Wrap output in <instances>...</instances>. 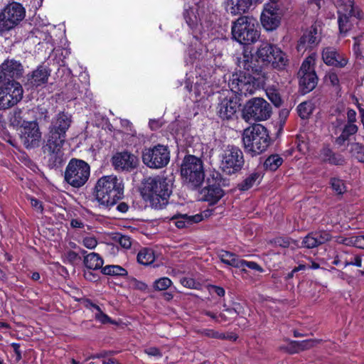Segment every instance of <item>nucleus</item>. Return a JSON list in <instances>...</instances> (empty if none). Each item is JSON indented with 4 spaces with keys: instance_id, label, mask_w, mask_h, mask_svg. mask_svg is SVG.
Returning a JSON list of instances; mask_svg holds the SVG:
<instances>
[{
    "instance_id": "obj_41",
    "label": "nucleus",
    "mask_w": 364,
    "mask_h": 364,
    "mask_svg": "<svg viewBox=\"0 0 364 364\" xmlns=\"http://www.w3.org/2000/svg\"><path fill=\"white\" fill-rule=\"evenodd\" d=\"M299 116L302 119H306L313 111V105L309 102H304L297 107Z\"/></svg>"
},
{
    "instance_id": "obj_10",
    "label": "nucleus",
    "mask_w": 364,
    "mask_h": 364,
    "mask_svg": "<svg viewBox=\"0 0 364 364\" xmlns=\"http://www.w3.org/2000/svg\"><path fill=\"white\" fill-rule=\"evenodd\" d=\"M244 164L243 153L237 146H228L220 156V168L228 175L240 171Z\"/></svg>"
},
{
    "instance_id": "obj_15",
    "label": "nucleus",
    "mask_w": 364,
    "mask_h": 364,
    "mask_svg": "<svg viewBox=\"0 0 364 364\" xmlns=\"http://www.w3.org/2000/svg\"><path fill=\"white\" fill-rule=\"evenodd\" d=\"M23 88L20 83L12 80L0 87V109H8L20 102L23 97Z\"/></svg>"
},
{
    "instance_id": "obj_6",
    "label": "nucleus",
    "mask_w": 364,
    "mask_h": 364,
    "mask_svg": "<svg viewBox=\"0 0 364 364\" xmlns=\"http://www.w3.org/2000/svg\"><path fill=\"white\" fill-rule=\"evenodd\" d=\"M181 173L190 188H198L205 178L202 160L193 155L186 156L181 164Z\"/></svg>"
},
{
    "instance_id": "obj_21",
    "label": "nucleus",
    "mask_w": 364,
    "mask_h": 364,
    "mask_svg": "<svg viewBox=\"0 0 364 364\" xmlns=\"http://www.w3.org/2000/svg\"><path fill=\"white\" fill-rule=\"evenodd\" d=\"M23 74L21 63L14 59H7L0 65V82H11V79H18Z\"/></svg>"
},
{
    "instance_id": "obj_44",
    "label": "nucleus",
    "mask_w": 364,
    "mask_h": 364,
    "mask_svg": "<svg viewBox=\"0 0 364 364\" xmlns=\"http://www.w3.org/2000/svg\"><path fill=\"white\" fill-rule=\"evenodd\" d=\"M318 341L316 340L309 339L301 341H294L293 344L298 348L299 351H303L313 348Z\"/></svg>"
},
{
    "instance_id": "obj_27",
    "label": "nucleus",
    "mask_w": 364,
    "mask_h": 364,
    "mask_svg": "<svg viewBox=\"0 0 364 364\" xmlns=\"http://www.w3.org/2000/svg\"><path fill=\"white\" fill-rule=\"evenodd\" d=\"M171 221L178 228H188L193 224L198 223L203 220L200 214L188 215L187 214H176L171 218Z\"/></svg>"
},
{
    "instance_id": "obj_1",
    "label": "nucleus",
    "mask_w": 364,
    "mask_h": 364,
    "mask_svg": "<svg viewBox=\"0 0 364 364\" xmlns=\"http://www.w3.org/2000/svg\"><path fill=\"white\" fill-rule=\"evenodd\" d=\"M72 122L71 115L59 112L53 119L48 128L43 152L50 168L60 166L63 161V146L66 139V132Z\"/></svg>"
},
{
    "instance_id": "obj_50",
    "label": "nucleus",
    "mask_w": 364,
    "mask_h": 364,
    "mask_svg": "<svg viewBox=\"0 0 364 364\" xmlns=\"http://www.w3.org/2000/svg\"><path fill=\"white\" fill-rule=\"evenodd\" d=\"M201 334L209 338L220 339L225 338V335L220 333L217 331H215L214 330L212 329H204L201 331Z\"/></svg>"
},
{
    "instance_id": "obj_34",
    "label": "nucleus",
    "mask_w": 364,
    "mask_h": 364,
    "mask_svg": "<svg viewBox=\"0 0 364 364\" xmlns=\"http://www.w3.org/2000/svg\"><path fill=\"white\" fill-rule=\"evenodd\" d=\"M358 131V127L355 124H346L341 135L336 139V143L339 146L343 145L349 140L350 136L356 134Z\"/></svg>"
},
{
    "instance_id": "obj_48",
    "label": "nucleus",
    "mask_w": 364,
    "mask_h": 364,
    "mask_svg": "<svg viewBox=\"0 0 364 364\" xmlns=\"http://www.w3.org/2000/svg\"><path fill=\"white\" fill-rule=\"evenodd\" d=\"M248 267L251 269L259 272H264V269L260 265H259L257 263H256L255 262H252V261H250V262L246 261V260H244L242 259L240 268L242 269V271H245V269H244V267Z\"/></svg>"
},
{
    "instance_id": "obj_38",
    "label": "nucleus",
    "mask_w": 364,
    "mask_h": 364,
    "mask_svg": "<svg viewBox=\"0 0 364 364\" xmlns=\"http://www.w3.org/2000/svg\"><path fill=\"white\" fill-rule=\"evenodd\" d=\"M262 178V173L255 171L250 174L240 184V188L243 191L248 190L257 182Z\"/></svg>"
},
{
    "instance_id": "obj_51",
    "label": "nucleus",
    "mask_w": 364,
    "mask_h": 364,
    "mask_svg": "<svg viewBox=\"0 0 364 364\" xmlns=\"http://www.w3.org/2000/svg\"><path fill=\"white\" fill-rule=\"evenodd\" d=\"M327 80H328L331 85L339 87V78L337 73L334 71L329 72L326 76Z\"/></svg>"
},
{
    "instance_id": "obj_57",
    "label": "nucleus",
    "mask_w": 364,
    "mask_h": 364,
    "mask_svg": "<svg viewBox=\"0 0 364 364\" xmlns=\"http://www.w3.org/2000/svg\"><path fill=\"white\" fill-rule=\"evenodd\" d=\"M144 352L149 356H154L157 358H161L162 356L160 350L155 347L146 348L144 350Z\"/></svg>"
},
{
    "instance_id": "obj_42",
    "label": "nucleus",
    "mask_w": 364,
    "mask_h": 364,
    "mask_svg": "<svg viewBox=\"0 0 364 364\" xmlns=\"http://www.w3.org/2000/svg\"><path fill=\"white\" fill-rule=\"evenodd\" d=\"M332 189L338 194L341 195L346 191V186L343 180L338 178H332L330 181Z\"/></svg>"
},
{
    "instance_id": "obj_16",
    "label": "nucleus",
    "mask_w": 364,
    "mask_h": 364,
    "mask_svg": "<svg viewBox=\"0 0 364 364\" xmlns=\"http://www.w3.org/2000/svg\"><path fill=\"white\" fill-rule=\"evenodd\" d=\"M222 178L218 172H213L207 178V186L200 192L203 199L210 204L216 203L224 195L221 188Z\"/></svg>"
},
{
    "instance_id": "obj_19",
    "label": "nucleus",
    "mask_w": 364,
    "mask_h": 364,
    "mask_svg": "<svg viewBox=\"0 0 364 364\" xmlns=\"http://www.w3.org/2000/svg\"><path fill=\"white\" fill-rule=\"evenodd\" d=\"M321 41V30L316 24L312 25L299 38L296 49L304 53L306 50L317 46Z\"/></svg>"
},
{
    "instance_id": "obj_61",
    "label": "nucleus",
    "mask_w": 364,
    "mask_h": 364,
    "mask_svg": "<svg viewBox=\"0 0 364 364\" xmlns=\"http://www.w3.org/2000/svg\"><path fill=\"white\" fill-rule=\"evenodd\" d=\"M129 205L125 202L119 203L116 207L117 210L120 213H126L129 210Z\"/></svg>"
},
{
    "instance_id": "obj_56",
    "label": "nucleus",
    "mask_w": 364,
    "mask_h": 364,
    "mask_svg": "<svg viewBox=\"0 0 364 364\" xmlns=\"http://www.w3.org/2000/svg\"><path fill=\"white\" fill-rule=\"evenodd\" d=\"M336 242L338 244H343L347 246H353V236L349 237L338 236L336 238Z\"/></svg>"
},
{
    "instance_id": "obj_30",
    "label": "nucleus",
    "mask_w": 364,
    "mask_h": 364,
    "mask_svg": "<svg viewBox=\"0 0 364 364\" xmlns=\"http://www.w3.org/2000/svg\"><path fill=\"white\" fill-rule=\"evenodd\" d=\"M338 14H347L353 15L356 19H360L363 16L362 11L354 6V0H340L338 5Z\"/></svg>"
},
{
    "instance_id": "obj_40",
    "label": "nucleus",
    "mask_w": 364,
    "mask_h": 364,
    "mask_svg": "<svg viewBox=\"0 0 364 364\" xmlns=\"http://www.w3.org/2000/svg\"><path fill=\"white\" fill-rule=\"evenodd\" d=\"M350 152L355 156L359 162L364 160V146L358 142H353L350 144Z\"/></svg>"
},
{
    "instance_id": "obj_20",
    "label": "nucleus",
    "mask_w": 364,
    "mask_h": 364,
    "mask_svg": "<svg viewBox=\"0 0 364 364\" xmlns=\"http://www.w3.org/2000/svg\"><path fill=\"white\" fill-rule=\"evenodd\" d=\"M321 57L326 65L338 68H344L348 63L347 56L333 46L323 48L321 52Z\"/></svg>"
},
{
    "instance_id": "obj_23",
    "label": "nucleus",
    "mask_w": 364,
    "mask_h": 364,
    "mask_svg": "<svg viewBox=\"0 0 364 364\" xmlns=\"http://www.w3.org/2000/svg\"><path fill=\"white\" fill-rule=\"evenodd\" d=\"M237 64L240 68L248 72V73H259L263 65L259 59L251 53L250 51L245 50L237 58Z\"/></svg>"
},
{
    "instance_id": "obj_13",
    "label": "nucleus",
    "mask_w": 364,
    "mask_h": 364,
    "mask_svg": "<svg viewBox=\"0 0 364 364\" xmlns=\"http://www.w3.org/2000/svg\"><path fill=\"white\" fill-rule=\"evenodd\" d=\"M25 9L21 4L13 2L0 14V31H8L16 26L25 17Z\"/></svg>"
},
{
    "instance_id": "obj_45",
    "label": "nucleus",
    "mask_w": 364,
    "mask_h": 364,
    "mask_svg": "<svg viewBox=\"0 0 364 364\" xmlns=\"http://www.w3.org/2000/svg\"><path fill=\"white\" fill-rule=\"evenodd\" d=\"M171 284V280L168 277H161L154 282V288L157 291H164L167 289Z\"/></svg>"
},
{
    "instance_id": "obj_53",
    "label": "nucleus",
    "mask_w": 364,
    "mask_h": 364,
    "mask_svg": "<svg viewBox=\"0 0 364 364\" xmlns=\"http://www.w3.org/2000/svg\"><path fill=\"white\" fill-rule=\"evenodd\" d=\"M353 246L364 249V235L353 236Z\"/></svg>"
},
{
    "instance_id": "obj_33",
    "label": "nucleus",
    "mask_w": 364,
    "mask_h": 364,
    "mask_svg": "<svg viewBox=\"0 0 364 364\" xmlns=\"http://www.w3.org/2000/svg\"><path fill=\"white\" fill-rule=\"evenodd\" d=\"M84 264L85 267L91 270H97L103 268L104 261L99 254L91 252L84 257Z\"/></svg>"
},
{
    "instance_id": "obj_25",
    "label": "nucleus",
    "mask_w": 364,
    "mask_h": 364,
    "mask_svg": "<svg viewBox=\"0 0 364 364\" xmlns=\"http://www.w3.org/2000/svg\"><path fill=\"white\" fill-rule=\"evenodd\" d=\"M261 0H225V7L228 13L232 16L242 15L248 12L252 6Z\"/></svg>"
},
{
    "instance_id": "obj_8",
    "label": "nucleus",
    "mask_w": 364,
    "mask_h": 364,
    "mask_svg": "<svg viewBox=\"0 0 364 364\" xmlns=\"http://www.w3.org/2000/svg\"><path fill=\"white\" fill-rule=\"evenodd\" d=\"M263 66L271 65L273 68L284 69L287 63V58L281 49L269 43H262L256 52Z\"/></svg>"
},
{
    "instance_id": "obj_9",
    "label": "nucleus",
    "mask_w": 364,
    "mask_h": 364,
    "mask_svg": "<svg viewBox=\"0 0 364 364\" xmlns=\"http://www.w3.org/2000/svg\"><path fill=\"white\" fill-rule=\"evenodd\" d=\"M271 114V105L260 97H254L248 100L242 110V118L249 123L267 120Z\"/></svg>"
},
{
    "instance_id": "obj_24",
    "label": "nucleus",
    "mask_w": 364,
    "mask_h": 364,
    "mask_svg": "<svg viewBox=\"0 0 364 364\" xmlns=\"http://www.w3.org/2000/svg\"><path fill=\"white\" fill-rule=\"evenodd\" d=\"M112 162L115 169L130 171L137 166L138 159L134 154L124 151L113 156Z\"/></svg>"
},
{
    "instance_id": "obj_29",
    "label": "nucleus",
    "mask_w": 364,
    "mask_h": 364,
    "mask_svg": "<svg viewBox=\"0 0 364 364\" xmlns=\"http://www.w3.org/2000/svg\"><path fill=\"white\" fill-rule=\"evenodd\" d=\"M50 73V70L46 66L40 65L33 71L28 80L33 86L38 87L47 82Z\"/></svg>"
},
{
    "instance_id": "obj_35",
    "label": "nucleus",
    "mask_w": 364,
    "mask_h": 364,
    "mask_svg": "<svg viewBox=\"0 0 364 364\" xmlns=\"http://www.w3.org/2000/svg\"><path fill=\"white\" fill-rule=\"evenodd\" d=\"M155 260L154 252L150 248L141 249L137 255V261L143 265H149Z\"/></svg>"
},
{
    "instance_id": "obj_47",
    "label": "nucleus",
    "mask_w": 364,
    "mask_h": 364,
    "mask_svg": "<svg viewBox=\"0 0 364 364\" xmlns=\"http://www.w3.org/2000/svg\"><path fill=\"white\" fill-rule=\"evenodd\" d=\"M92 306L95 310H96V312L95 313V317L97 321L102 323H112L111 318L102 311L99 306L96 304H92Z\"/></svg>"
},
{
    "instance_id": "obj_14",
    "label": "nucleus",
    "mask_w": 364,
    "mask_h": 364,
    "mask_svg": "<svg viewBox=\"0 0 364 364\" xmlns=\"http://www.w3.org/2000/svg\"><path fill=\"white\" fill-rule=\"evenodd\" d=\"M314 57L309 56L302 63L298 73L299 85L305 93L314 90L318 82V78L314 68Z\"/></svg>"
},
{
    "instance_id": "obj_60",
    "label": "nucleus",
    "mask_w": 364,
    "mask_h": 364,
    "mask_svg": "<svg viewBox=\"0 0 364 364\" xmlns=\"http://www.w3.org/2000/svg\"><path fill=\"white\" fill-rule=\"evenodd\" d=\"M149 124L152 130H156L163 125V122L160 119H150Z\"/></svg>"
},
{
    "instance_id": "obj_63",
    "label": "nucleus",
    "mask_w": 364,
    "mask_h": 364,
    "mask_svg": "<svg viewBox=\"0 0 364 364\" xmlns=\"http://www.w3.org/2000/svg\"><path fill=\"white\" fill-rule=\"evenodd\" d=\"M65 257L69 262L73 263L77 259L78 255L75 252L70 250L66 253Z\"/></svg>"
},
{
    "instance_id": "obj_43",
    "label": "nucleus",
    "mask_w": 364,
    "mask_h": 364,
    "mask_svg": "<svg viewBox=\"0 0 364 364\" xmlns=\"http://www.w3.org/2000/svg\"><path fill=\"white\" fill-rule=\"evenodd\" d=\"M183 16L187 24L190 28H194L197 26L198 19L196 15L195 14L194 10L193 9L186 10V11L183 14Z\"/></svg>"
},
{
    "instance_id": "obj_49",
    "label": "nucleus",
    "mask_w": 364,
    "mask_h": 364,
    "mask_svg": "<svg viewBox=\"0 0 364 364\" xmlns=\"http://www.w3.org/2000/svg\"><path fill=\"white\" fill-rule=\"evenodd\" d=\"M274 244L277 246L282 247H288L290 246L291 242L296 244V241L287 237H278L274 240Z\"/></svg>"
},
{
    "instance_id": "obj_52",
    "label": "nucleus",
    "mask_w": 364,
    "mask_h": 364,
    "mask_svg": "<svg viewBox=\"0 0 364 364\" xmlns=\"http://www.w3.org/2000/svg\"><path fill=\"white\" fill-rule=\"evenodd\" d=\"M180 282L183 287L189 289H195L198 284L193 279L187 277L181 279Z\"/></svg>"
},
{
    "instance_id": "obj_39",
    "label": "nucleus",
    "mask_w": 364,
    "mask_h": 364,
    "mask_svg": "<svg viewBox=\"0 0 364 364\" xmlns=\"http://www.w3.org/2000/svg\"><path fill=\"white\" fill-rule=\"evenodd\" d=\"M266 94L268 99L276 106L279 107L282 103L280 94L274 87H269L266 89Z\"/></svg>"
},
{
    "instance_id": "obj_32",
    "label": "nucleus",
    "mask_w": 364,
    "mask_h": 364,
    "mask_svg": "<svg viewBox=\"0 0 364 364\" xmlns=\"http://www.w3.org/2000/svg\"><path fill=\"white\" fill-rule=\"evenodd\" d=\"M218 256L220 261L227 265L235 268L241 267L242 259H240L239 256L232 252L222 250L218 252Z\"/></svg>"
},
{
    "instance_id": "obj_54",
    "label": "nucleus",
    "mask_w": 364,
    "mask_h": 364,
    "mask_svg": "<svg viewBox=\"0 0 364 364\" xmlns=\"http://www.w3.org/2000/svg\"><path fill=\"white\" fill-rule=\"evenodd\" d=\"M83 245L87 248L94 249L97 245V241L95 237H87L83 240Z\"/></svg>"
},
{
    "instance_id": "obj_58",
    "label": "nucleus",
    "mask_w": 364,
    "mask_h": 364,
    "mask_svg": "<svg viewBox=\"0 0 364 364\" xmlns=\"http://www.w3.org/2000/svg\"><path fill=\"white\" fill-rule=\"evenodd\" d=\"M31 205L37 211L42 213L43 210L42 203L35 198H30Z\"/></svg>"
},
{
    "instance_id": "obj_7",
    "label": "nucleus",
    "mask_w": 364,
    "mask_h": 364,
    "mask_svg": "<svg viewBox=\"0 0 364 364\" xmlns=\"http://www.w3.org/2000/svg\"><path fill=\"white\" fill-rule=\"evenodd\" d=\"M90 175V167L83 160L72 159L65 171V181L74 188H80L87 181Z\"/></svg>"
},
{
    "instance_id": "obj_18",
    "label": "nucleus",
    "mask_w": 364,
    "mask_h": 364,
    "mask_svg": "<svg viewBox=\"0 0 364 364\" xmlns=\"http://www.w3.org/2000/svg\"><path fill=\"white\" fill-rule=\"evenodd\" d=\"M240 105L239 97L233 93H229L218 104V114L223 119H230L235 116Z\"/></svg>"
},
{
    "instance_id": "obj_4",
    "label": "nucleus",
    "mask_w": 364,
    "mask_h": 364,
    "mask_svg": "<svg viewBox=\"0 0 364 364\" xmlns=\"http://www.w3.org/2000/svg\"><path fill=\"white\" fill-rule=\"evenodd\" d=\"M242 142L245 151L253 156L267 149L270 144V137L263 125L256 124L243 131Z\"/></svg>"
},
{
    "instance_id": "obj_22",
    "label": "nucleus",
    "mask_w": 364,
    "mask_h": 364,
    "mask_svg": "<svg viewBox=\"0 0 364 364\" xmlns=\"http://www.w3.org/2000/svg\"><path fill=\"white\" fill-rule=\"evenodd\" d=\"M281 20V14L277 5L265 4L261 14V23L267 31L276 29Z\"/></svg>"
},
{
    "instance_id": "obj_37",
    "label": "nucleus",
    "mask_w": 364,
    "mask_h": 364,
    "mask_svg": "<svg viewBox=\"0 0 364 364\" xmlns=\"http://www.w3.org/2000/svg\"><path fill=\"white\" fill-rule=\"evenodd\" d=\"M283 163V159L278 154L269 156L264 162V166L269 171L277 170Z\"/></svg>"
},
{
    "instance_id": "obj_31",
    "label": "nucleus",
    "mask_w": 364,
    "mask_h": 364,
    "mask_svg": "<svg viewBox=\"0 0 364 364\" xmlns=\"http://www.w3.org/2000/svg\"><path fill=\"white\" fill-rule=\"evenodd\" d=\"M354 16L347 15V14H338V28L340 33L346 35L353 26L357 23V21Z\"/></svg>"
},
{
    "instance_id": "obj_26",
    "label": "nucleus",
    "mask_w": 364,
    "mask_h": 364,
    "mask_svg": "<svg viewBox=\"0 0 364 364\" xmlns=\"http://www.w3.org/2000/svg\"><path fill=\"white\" fill-rule=\"evenodd\" d=\"M331 237L327 231L311 232L303 238L301 247L312 249L330 241Z\"/></svg>"
},
{
    "instance_id": "obj_3",
    "label": "nucleus",
    "mask_w": 364,
    "mask_h": 364,
    "mask_svg": "<svg viewBox=\"0 0 364 364\" xmlns=\"http://www.w3.org/2000/svg\"><path fill=\"white\" fill-rule=\"evenodd\" d=\"M95 198L99 206L110 208L122 198L124 183L122 179L114 175L104 176L100 178L95 187Z\"/></svg>"
},
{
    "instance_id": "obj_62",
    "label": "nucleus",
    "mask_w": 364,
    "mask_h": 364,
    "mask_svg": "<svg viewBox=\"0 0 364 364\" xmlns=\"http://www.w3.org/2000/svg\"><path fill=\"white\" fill-rule=\"evenodd\" d=\"M348 265H354V266L360 267L362 266V259H361L360 256L357 255L355 257L354 261L346 262L345 263L346 267L348 266Z\"/></svg>"
},
{
    "instance_id": "obj_17",
    "label": "nucleus",
    "mask_w": 364,
    "mask_h": 364,
    "mask_svg": "<svg viewBox=\"0 0 364 364\" xmlns=\"http://www.w3.org/2000/svg\"><path fill=\"white\" fill-rule=\"evenodd\" d=\"M20 139L26 148H33L39 145L41 132L36 122H26L21 128Z\"/></svg>"
},
{
    "instance_id": "obj_64",
    "label": "nucleus",
    "mask_w": 364,
    "mask_h": 364,
    "mask_svg": "<svg viewBox=\"0 0 364 364\" xmlns=\"http://www.w3.org/2000/svg\"><path fill=\"white\" fill-rule=\"evenodd\" d=\"M11 347L14 349V351L16 355V358L17 360H20L21 359V352L20 350V344L16 343H11Z\"/></svg>"
},
{
    "instance_id": "obj_36",
    "label": "nucleus",
    "mask_w": 364,
    "mask_h": 364,
    "mask_svg": "<svg viewBox=\"0 0 364 364\" xmlns=\"http://www.w3.org/2000/svg\"><path fill=\"white\" fill-rule=\"evenodd\" d=\"M101 272L109 276H127V271L119 265H107L102 268Z\"/></svg>"
},
{
    "instance_id": "obj_2",
    "label": "nucleus",
    "mask_w": 364,
    "mask_h": 364,
    "mask_svg": "<svg viewBox=\"0 0 364 364\" xmlns=\"http://www.w3.org/2000/svg\"><path fill=\"white\" fill-rule=\"evenodd\" d=\"M172 193L171 180L161 176L149 177L144 180L142 196L155 209H161L167 203Z\"/></svg>"
},
{
    "instance_id": "obj_11",
    "label": "nucleus",
    "mask_w": 364,
    "mask_h": 364,
    "mask_svg": "<svg viewBox=\"0 0 364 364\" xmlns=\"http://www.w3.org/2000/svg\"><path fill=\"white\" fill-rule=\"evenodd\" d=\"M142 161L151 168L159 169L167 166L170 161V151L167 146L157 144L145 148L142 151Z\"/></svg>"
},
{
    "instance_id": "obj_46",
    "label": "nucleus",
    "mask_w": 364,
    "mask_h": 364,
    "mask_svg": "<svg viewBox=\"0 0 364 364\" xmlns=\"http://www.w3.org/2000/svg\"><path fill=\"white\" fill-rule=\"evenodd\" d=\"M114 239L124 249H129L132 246V240L129 235L117 234Z\"/></svg>"
},
{
    "instance_id": "obj_28",
    "label": "nucleus",
    "mask_w": 364,
    "mask_h": 364,
    "mask_svg": "<svg viewBox=\"0 0 364 364\" xmlns=\"http://www.w3.org/2000/svg\"><path fill=\"white\" fill-rule=\"evenodd\" d=\"M319 158L323 162L336 166L343 165L345 161L341 154L334 153L329 147H323L321 150Z\"/></svg>"
},
{
    "instance_id": "obj_55",
    "label": "nucleus",
    "mask_w": 364,
    "mask_h": 364,
    "mask_svg": "<svg viewBox=\"0 0 364 364\" xmlns=\"http://www.w3.org/2000/svg\"><path fill=\"white\" fill-rule=\"evenodd\" d=\"M209 292L211 294H215L219 296H223L225 295V289L223 287L210 285L208 287Z\"/></svg>"
},
{
    "instance_id": "obj_5",
    "label": "nucleus",
    "mask_w": 364,
    "mask_h": 364,
    "mask_svg": "<svg viewBox=\"0 0 364 364\" xmlns=\"http://www.w3.org/2000/svg\"><path fill=\"white\" fill-rule=\"evenodd\" d=\"M231 30L232 38L241 44L253 43L259 37L256 19L248 16H242L233 21Z\"/></svg>"
},
{
    "instance_id": "obj_59",
    "label": "nucleus",
    "mask_w": 364,
    "mask_h": 364,
    "mask_svg": "<svg viewBox=\"0 0 364 364\" xmlns=\"http://www.w3.org/2000/svg\"><path fill=\"white\" fill-rule=\"evenodd\" d=\"M348 124H355L356 122V112L353 109H348L347 111Z\"/></svg>"
},
{
    "instance_id": "obj_12",
    "label": "nucleus",
    "mask_w": 364,
    "mask_h": 364,
    "mask_svg": "<svg viewBox=\"0 0 364 364\" xmlns=\"http://www.w3.org/2000/svg\"><path fill=\"white\" fill-rule=\"evenodd\" d=\"M229 87L232 93L247 96L255 93L258 88V83L250 73L240 71L232 75Z\"/></svg>"
}]
</instances>
